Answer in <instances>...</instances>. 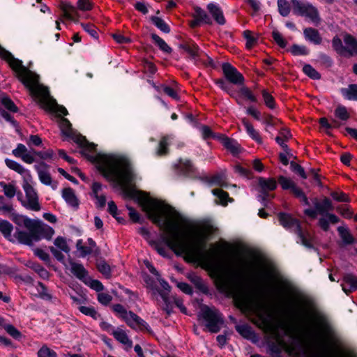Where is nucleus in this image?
<instances>
[{
    "instance_id": "nucleus-1",
    "label": "nucleus",
    "mask_w": 357,
    "mask_h": 357,
    "mask_svg": "<svg viewBox=\"0 0 357 357\" xmlns=\"http://www.w3.org/2000/svg\"><path fill=\"white\" fill-rule=\"evenodd\" d=\"M217 283L222 291L234 298L237 307L255 316L253 323L275 342L270 349L273 357H279L282 349L293 357H312V313L303 301L294 300L291 321H285L244 290L238 274L234 278L220 275Z\"/></svg>"
},
{
    "instance_id": "nucleus-2",
    "label": "nucleus",
    "mask_w": 357,
    "mask_h": 357,
    "mask_svg": "<svg viewBox=\"0 0 357 357\" xmlns=\"http://www.w3.org/2000/svg\"><path fill=\"white\" fill-rule=\"evenodd\" d=\"M135 197L148 218L163 231L160 234L162 241L177 256L188 262H199L208 267L217 265L218 257L215 250H206L202 235L188 238L180 231L183 219L177 211L144 192H137Z\"/></svg>"
},
{
    "instance_id": "nucleus-3",
    "label": "nucleus",
    "mask_w": 357,
    "mask_h": 357,
    "mask_svg": "<svg viewBox=\"0 0 357 357\" xmlns=\"http://www.w3.org/2000/svg\"><path fill=\"white\" fill-rule=\"evenodd\" d=\"M59 127L63 135L73 139L82 148L81 153L96 164L98 171L106 179L116 183L122 188H128L132 184L135 175L126 158L101 153L91 155L89 153L95 150L96 145L88 142L84 137L77 133L67 119H61Z\"/></svg>"
},
{
    "instance_id": "nucleus-4",
    "label": "nucleus",
    "mask_w": 357,
    "mask_h": 357,
    "mask_svg": "<svg viewBox=\"0 0 357 357\" xmlns=\"http://www.w3.org/2000/svg\"><path fill=\"white\" fill-rule=\"evenodd\" d=\"M341 336L330 317L314 304V357H357L342 351Z\"/></svg>"
},
{
    "instance_id": "nucleus-5",
    "label": "nucleus",
    "mask_w": 357,
    "mask_h": 357,
    "mask_svg": "<svg viewBox=\"0 0 357 357\" xmlns=\"http://www.w3.org/2000/svg\"><path fill=\"white\" fill-rule=\"evenodd\" d=\"M0 57L6 60L17 78L29 89L31 94L39 99L42 106L52 109L55 102L50 96L48 89L39 84V77L22 65V61L15 58L10 52L0 45Z\"/></svg>"
},
{
    "instance_id": "nucleus-6",
    "label": "nucleus",
    "mask_w": 357,
    "mask_h": 357,
    "mask_svg": "<svg viewBox=\"0 0 357 357\" xmlns=\"http://www.w3.org/2000/svg\"><path fill=\"white\" fill-rule=\"evenodd\" d=\"M24 226L28 231L17 229L14 238L20 243L31 245L41 238L50 239L54 235V229L39 220L21 217Z\"/></svg>"
},
{
    "instance_id": "nucleus-7",
    "label": "nucleus",
    "mask_w": 357,
    "mask_h": 357,
    "mask_svg": "<svg viewBox=\"0 0 357 357\" xmlns=\"http://www.w3.org/2000/svg\"><path fill=\"white\" fill-rule=\"evenodd\" d=\"M278 219L280 225L287 229L296 233L299 237L302 244L307 248H310V236L308 231H307L298 222V221L294 218L291 215L280 213L278 214Z\"/></svg>"
},
{
    "instance_id": "nucleus-8",
    "label": "nucleus",
    "mask_w": 357,
    "mask_h": 357,
    "mask_svg": "<svg viewBox=\"0 0 357 357\" xmlns=\"http://www.w3.org/2000/svg\"><path fill=\"white\" fill-rule=\"evenodd\" d=\"M277 186V181L273 178H257L256 189L259 193L258 199L264 206H267V202L274 197L270 192L275 190Z\"/></svg>"
},
{
    "instance_id": "nucleus-9",
    "label": "nucleus",
    "mask_w": 357,
    "mask_h": 357,
    "mask_svg": "<svg viewBox=\"0 0 357 357\" xmlns=\"http://www.w3.org/2000/svg\"><path fill=\"white\" fill-rule=\"evenodd\" d=\"M201 317L206 321L205 326L208 331L211 333L220 331L223 324V319L216 309L204 306L201 310Z\"/></svg>"
},
{
    "instance_id": "nucleus-10",
    "label": "nucleus",
    "mask_w": 357,
    "mask_h": 357,
    "mask_svg": "<svg viewBox=\"0 0 357 357\" xmlns=\"http://www.w3.org/2000/svg\"><path fill=\"white\" fill-rule=\"evenodd\" d=\"M343 40L344 45L340 38L335 37L333 39V47L335 50L342 55H357V39L350 34L345 33Z\"/></svg>"
},
{
    "instance_id": "nucleus-11",
    "label": "nucleus",
    "mask_w": 357,
    "mask_h": 357,
    "mask_svg": "<svg viewBox=\"0 0 357 357\" xmlns=\"http://www.w3.org/2000/svg\"><path fill=\"white\" fill-rule=\"evenodd\" d=\"M22 187L26 194V201L24 202L23 206L27 209L39 211L41 207L38 202V195L33 186L29 181H24Z\"/></svg>"
},
{
    "instance_id": "nucleus-12",
    "label": "nucleus",
    "mask_w": 357,
    "mask_h": 357,
    "mask_svg": "<svg viewBox=\"0 0 357 357\" xmlns=\"http://www.w3.org/2000/svg\"><path fill=\"white\" fill-rule=\"evenodd\" d=\"M278 181L283 190H290L294 196L300 199L303 205H310L307 197L302 190L296 185L293 180L284 176H280Z\"/></svg>"
},
{
    "instance_id": "nucleus-13",
    "label": "nucleus",
    "mask_w": 357,
    "mask_h": 357,
    "mask_svg": "<svg viewBox=\"0 0 357 357\" xmlns=\"http://www.w3.org/2000/svg\"><path fill=\"white\" fill-rule=\"evenodd\" d=\"M159 295L164 302L163 310H165L167 314H169L173 308V303L179 308L181 312L187 314V309L183 304V301L176 297L169 298L167 294L163 291H158Z\"/></svg>"
},
{
    "instance_id": "nucleus-14",
    "label": "nucleus",
    "mask_w": 357,
    "mask_h": 357,
    "mask_svg": "<svg viewBox=\"0 0 357 357\" xmlns=\"http://www.w3.org/2000/svg\"><path fill=\"white\" fill-rule=\"evenodd\" d=\"M222 71L226 79L234 84H243L244 77L238 70L229 63L222 64Z\"/></svg>"
},
{
    "instance_id": "nucleus-15",
    "label": "nucleus",
    "mask_w": 357,
    "mask_h": 357,
    "mask_svg": "<svg viewBox=\"0 0 357 357\" xmlns=\"http://www.w3.org/2000/svg\"><path fill=\"white\" fill-rule=\"evenodd\" d=\"M34 151L33 149L28 150L26 146L22 144H18L17 147L12 151V153L25 163L32 164L35 161Z\"/></svg>"
},
{
    "instance_id": "nucleus-16",
    "label": "nucleus",
    "mask_w": 357,
    "mask_h": 357,
    "mask_svg": "<svg viewBox=\"0 0 357 357\" xmlns=\"http://www.w3.org/2000/svg\"><path fill=\"white\" fill-rule=\"evenodd\" d=\"M34 168L42 183L46 185H51L53 189L56 188L57 185L56 183H52V179L48 169V166L45 163L40 162L38 165H34Z\"/></svg>"
},
{
    "instance_id": "nucleus-17",
    "label": "nucleus",
    "mask_w": 357,
    "mask_h": 357,
    "mask_svg": "<svg viewBox=\"0 0 357 357\" xmlns=\"http://www.w3.org/2000/svg\"><path fill=\"white\" fill-rule=\"evenodd\" d=\"M59 8L62 11L63 17L74 22L77 21L79 14L77 11V8L70 2L61 1Z\"/></svg>"
},
{
    "instance_id": "nucleus-18",
    "label": "nucleus",
    "mask_w": 357,
    "mask_h": 357,
    "mask_svg": "<svg viewBox=\"0 0 357 357\" xmlns=\"http://www.w3.org/2000/svg\"><path fill=\"white\" fill-rule=\"evenodd\" d=\"M6 166L18 174H21L24 177V181H31L32 176L29 170L24 168L21 164L17 162L15 160L6 158L5 160Z\"/></svg>"
},
{
    "instance_id": "nucleus-19",
    "label": "nucleus",
    "mask_w": 357,
    "mask_h": 357,
    "mask_svg": "<svg viewBox=\"0 0 357 357\" xmlns=\"http://www.w3.org/2000/svg\"><path fill=\"white\" fill-rule=\"evenodd\" d=\"M294 12L302 16L311 17L312 13V6L309 3L299 1L298 0H291Z\"/></svg>"
},
{
    "instance_id": "nucleus-20",
    "label": "nucleus",
    "mask_w": 357,
    "mask_h": 357,
    "mask_svg": "<svg viewBox=\"0 0 357 357\" xmlns=\"http://www.w3.org/2000/svg\"><path fill=\"white\" fill-rule=\"evenodd\" d=\"M341 285L342 290L348 295L357 289V278L352 274H347L344 275Z\"/></svg>"
},
{
    "instance_id": "nucleus-21",
    "label": "nucleus",
    "mask_w": 357,
    "mask_h": 357,
    "mask_svg": "<svg viewBox=\"0 0 357 357\" xmlns=\"http://www.w3.org/2000/svg\"><path fill=\"white\" fill-rule=\"evenodd\" d=\"M207 8L214 18L215 21L220 25L225 24L226 20L221 8L216 3H209Z\"/></svg>"
},
{
    "instance_id": "nucleus-22",
    "label": "nucleus",
    "mask_w": 357,
    "mask_h": 357,
    "mask_svg": "<svg viewBox=\"0 0 357 357\" xmlns=\"http://www.w3.org/2000/svg\"><path fill=\"white\" fill-rule=\"evenodd\" d=\"M132 328H139L145 323L139 317L131 311L128 312L123 319Z\"/></svg>"
},
{
    "instance_id": "nucleus-23",
    "label": "nucleus",
    "mask_w": 357,
    "mask_h": 357,
    "mask_svg": "<svg viewBox=\"0 0 357 357\" xmlns=\"http://www.w3.org/2000/svg\"><path fill=\"white\" fill-rule=\"evenodd\" d=\"M70 271L78 279L85 282L88 273L82 264L74 261H70Z\"/></svg>"
},
{
    "instance_id": "nucleus-24",
    "label": "nucleus",
    "mask_w": 357,
    "mask_h": 357,
    "mask_svg": "<svg viewBox=\"0 0 357 357\" xmlns=\"http://www.w3.org/2000/svg\"><path fill=\"white\" fill-rule=\"evenodd\" d=\"M321 215L319 220V225L324 231L328 229L330 224H335L339 221V218L332 213L321 214Z\"/></svg>"
},
{
    "instance_id": "nucleus-25",
    "label": "nucleus",
    "mask_w": 357,
    "mask_h": 357,
    "mask_svg": "<svg viewBox=\"0 0 357 357\" xmlns=\"http://www.w3.org/2000/svg\"><path fill=\"white\" fill-rule=\"evenodd\" d=\"M221 142L223 146L234 155L238 154L241 151V146L234 139L222 136L220 138Z\"/></svg>"
},
{
    "instance_id": "nucleus-26",
    "label": "nucleus",
    "mask_w": 357,
    "mask_h": 357,
    "mask_svg": "<svg viewBox=\"0 0 357 357\" xmlns=\"http://www.w3.org/2000/svg\"><path fill=\"white\" fill-rule=\"evenodd\" d=\"M183 49L189 55L195 64L198 63L200 56V50L195 44H187L183 45Z\"/></svg>"
},
{
    "instance_id": "nucleus-27",
    "label": "nucleus",
    "mask_w": 357,
    "mask_h": 357,
    "mask_svg": "<svg viewBox=\"0 0 357 357\" xmlns=\"http://www.w3.org/2000/svg\"><path fill=\"white\" fill-rule=\"evenodd\" d=\"M242 123L248 135L257 143L261 144L262 139L261 138L259 132L255 129L253 126L246 119H242Z\"/></svg>"
},
{
    "instance_id": "nucleus-28",
    "label": "nucleus",
    "mask_w": 357,
    "mask_h": 357,
    "mask_svg": "<svg viewBox=\"0 0 357 357\" xmlns=\"http://www.w3.org/2000/svg\"><path fill=\"white\" fill-rule=\"evenodd\" d=\"M112 334L114 338L121 344L127 346L129 348L132 347V342L129 339L126 333L123 330L120 328H117L116 330L113 329Z\"/></svg>"
},
{
    "instance_id": "nucleus-29",
    "label": "nucleus",
    "mask_w": 357,
    "mask_h": 357,
    "mask_svg": "<svg viewBox=\"0 0 357 357\" xmlns=\"http://www.w3.org/2000/svg\"><path fill=\"white\" fill-rule=\"evenodd\" d=\"M63 197L65 201L70 206L76 207L78 206V200L75 195L74 190L72 188H65L62 193Z\"/></svg>"
},
{
    "instance_id": "nucleus-30",
    "label": "nucleus",
    "mask_w": 357,
    "mask_h": 357,
    "mask_svg": "<svg viewBox=\"0 0 357 357\" xmlns=\"http://www.w3.org/2000/svg\"><path fill=\"white\" fill-rule=\"evenodd\" d=\"M178 169L179 171L185 175L192 174L195 171V167L189 160H180L178 164Z\"/></svg>"
},
{
    "instance_id": "nucleus-31",
    "label": "nucleus",
    "mask_w": 357,
    "mask_h": 357,
    "mask_svg": "<svg viewBox=\"0 0 357 357\" xmlns=\"http://www.w3.org/2000/svg\"><path fill=\"white\" fill-rule=\"evenodd\" d=\"M13 230V226L10 222L0 218V232L6 238L10 240Z\"/></svg>"
},
{
    "instance_id": "nucleus-32",
    "label": "nucleus",
    "mask_w": 357,
    "mask_h": 357,
    "mask_svg": "<svg viewBox=\"0 0 357 357\" xmlns=\"http://www.w3.org/2000/svg\"><path fill=\"white\" fill-rule=\"evenodd\" d=\"M151 38L154 43L165 53L170 54L172 49L166 42L155 33L151 34Z\"/></svg>"
},
{
    "instance_id": "nucleus-33",
    "label": "nucleus",
    "mask_w": 357,
    "mask_h": 357,
    "mask_svg": "<svg viewBox=\"0 0 357 357\" xmlns=\"http://www.w3.org/2000/svg\"><path fill=\"white\" fill-rule=\"evenodd\" d=\"M264 270L266 272L267 275L271 278L275 279L276 282L284 287H287V281L284 280L282 278H280L276 273L274 268L270 266L264 265L263 266Z\"/></svg>"
},
{
    "instance_id": "nucleus-34",
    "label": "nucleus",
    "mask_w": 357,
    "mask_h": 357,
    "mask_svg": "<svg viewBox=\"0 0 357 357\" xmlns=\"http://www.w3.org/2000/svg\"><path fill=\"white\" fill-rule=\"evenodd\" d=\"M212 192L218 198L219 204L222 206H227L229 202H233V199L229 197V194L221 189H214Z\"/></svg>"
},
{
    "instance_id": "nucleus-35",
    "label": "nucleus",
    "mask_w": 357,
    "mask_h": 357,
    "mask_svg": "<svg viewBox=\"0 0 357 357\" xmlns=\"http://www.w3.org/2000/svg\"><path fill=\"white\" fill-rule=\"evenodd\" d=\"M342 93L348 100H357V85H349L348 88L342 89Z\"/></svg>"
},
{
    "instance_id": "nucleus-36",
    "label": "nucleus",
    "mask_w": 357,
    "mask_h": 357,
    "mask_svg": "<svg viewBox=\"0 0 357 357\" xmlns=\"http://www.w3.org/2000/svg\"><path fill=\"white\" fill-rule=\"evenodd\" d=\"M261 96L265 105L270 109L276 108V103L273 96L266 89L261 91Z\"/></svg>"
},
{
    "instance_id": "nucleus-37",
    "label": "nucleus",
    "mask_w": 357,
    "mask_h": 357,
    "mask_svg": "<svg viewBox=\"0 0 357 357\" xmlns=\"http://www.w3.org/2000/svg\"><path fill=\"white\" fill-rule=\"evenodd\" d=\"M339 235L343 242L346 244H352L354 242V238L349 232V229L345 227H339L337 228Z\"/></svg>"
},
{
    "instance_id": "nucleus-38",
    "label": "nucleus",
    "mask_w": 357,
    "mask_h": 357,
    "mask_svg": "<svg viewBox=\"0 0 357 357\" xmlns=\"http://www.w3.org/2000/svg\"><path fill=\"white\" fill-rule=\"evenodd\" d=\"M209 183L211 185H215L220 187H227V177L224 172L217 174L213 176L210 180Z\"/></svg>"
},
{
    "instance_id": "nucleus-39",
    "label": "nucleus",
    "mask_w": 357,
    "mask_h": 357,
    "mask_svg": "<svg viewBox=\"0 0 357 357\" xmlns=\"http://www.w3.org/2000/svg\"><path fill=\"white\" fill-rule=\"evenodd\" d=\"M315 208L319 213L326 214L333 209V206L330 199L325 198L321 203L315 205Z\"/></svg>"
},
{
    "instance_id": "nucleus-40",
    "label": "nucleus",
    "mask_w": 357,
    "mask_h": 357,
    "mask_svg": "<svg viewBox=\"0 0 357 357\" xmlns=\"http://www.w3.org/2000/svg\"><path fill=\"white\" fill-rule=\"evenodd\" d=\"M289 52L294 56H305L310 54V50L303 45H293Z\"/></svg>"
},
{
    "instance_id": "nucleus-41",
    "label": "nucleus",
    "mask_w": 357,
    "mask_h": 357,
    "mask_svg": "<svg viewBox=\"0 0 357 357\" xmlns=\"http://www.w3.org/2000/svg\"><path fill=\"white\" fill-rule=\"evenodd\" d=\"M195 18L202 22H204L207 24H212V20L211 17L206 14V13L200 8H197L195 9Z\"/></svg>"
},
{
    "instance_id": "nucleus-42",
    "label": "nucleus",
    "mask_w": 357,
    "mask_h": 357,
    "mask_svg": "<svg viewBox=\"0 0 357 357\" xmlns=\"http://www.w3.org/2000/svg\"><path fill=\"white\" fill-rule=\"evenodd\" d=\"M319 169L314 168V187L324 188L326 186V178L324 175L319 173Z\"/></svg>"
},
{
    "instance_id": "nucleus-43",
    "label": "nucleus",
    "mask_w": 357,
    "mask_h": 357,
    "mask_svg": "<svg viewBox=\"0 0 357 357\" xmlns=\"http://www.w3.org/2000/svg\"><path fill=\"white\" fill-rule=\"evenodd\" d=\"M278 7L280 14L283 16H287L290 13V4L287 0H278Z\"/></svg>"
},
{
    "instance_id": "nucleus-44",
    "label": "nucleus",
    "mask_w": 357,
    "mask_h": 357,
    "mask_svg": "<svg viewBox=\"0 0 357 357\" xmlns=\"http://www.w3.org/2000/svg\"><path fill=\"white\" fill-rule=\"evenodd\" d=\"M151 21L162 32L169 33L170 31L169 26L161 18L154 16L151 17Z\"/></svg>"
},
{
    "instance_id": "nucleus-45",
    "label": "nucleus",
    "mask_w": 357,
    "mask_h": 357,
    "mask_svg": "<svg viewBox=\"0 0 357 357\" xmlns=\"http://www.w3.org/2000/svg\"><path fill=\"white\" fill-rule=\"evenodd\" d=\"M79 310L84 314L92 317L96 320L100 317L99 313L95 310L93 307L80 306Z\"/></svg>"
},
{
    "instance_id": "nucleus-46",
    "label": "nucleus",
    "mask_w": 357,
    "mask_h": 357,
    "mask_svg": "<svg viewBox=\"0 0 357 357\" xmlns=\"http://www.w3.org/2000/svg\"><path fill=\"white\" fill-rule=\"evenodd\" d=\"M239 93L241 94V96H242L245 99L250 100V102H257V98L256 96L252 93V91L249 88L246 86H242L239 89Z\"/></svg>"
},
{
    "instance_id": "nucleus-47",
    "label": "nucleus",
    "mask_w": 357,
    "mask_h": 357,
    "mask_svg": "<svg viewBox=\"0 0 357 357\" xmlns=\"http://www.w3.org/2000/svg\"><path fill=\"white\" fill-rule=\"evenodd\" d=\"M243 36L246 40L245 46L248 49H251L257 43V38L250 31L246 30L243 32Z\"/></svg>"
},
{
    "instance_id": "nucleus-48",
    "label": "nucleus",
    "mask_w": 357,
    "mask_h": 357,
    "mask_svg": "<svg viewBox=\"0 0 357 357\" xmlns=\"http://www.w3.org/2000/svg\"><path fill=\"white\" fill-rule=\"evenodd\" d=\"M77 250L79 252V256L82 257H86L92 252L93 250L91 247L84 246L82 245V240L79 239L76 243Z\"/></svg>"
},
{
    "instance_id": "nucleus-49",
    "label": "nucleus",
    "mask_w": 357,
    "mask_h": 357,
    "mask_svg": "<svg viewBox=\"0 0 357 357\" xmlns=\"http://www.w3.org/2000/svg\"><path fill=\"white\" fill-rule=\"evenodd\" d=\"M37 290L41 298L47 301L52 300V295L48 292L47 288L42 282H38Z\"/></svg>"
},
{
    "instance_id": "nucleus-50",
    "label": "nucleus",
    "mask_w": 357,
    "mask_h": 357,
    "mask_svg": "<svg viewBox=\"0 0 357 357\" xmlns=\"http://www.w3.org/2000/svg\"><path fill=\"white\" fill-rule=\"evenodd\" d=\"M0 185L3 188L5 195L8 198H13L15 195L16 189L13 185L1 183Z\"/></svg>"
},
{
    "instance_id": "nucleus-51",
    "label": "nucleus",
    "mask_w": 357,
    "mask_h": 357,
    "mask_svg": "<svg viewBox=\"0 0 357 357\" xmlns=\"http://www.w3.org/2000/svg\"><path fill=\"white\" fill-rule=\"evenodd\" d=\"M56 353L47 346H43L38 351V357H56Z\"/></svg>"
},
{
    "instance_id": "nucleus-52",
    "label": "nucleus",
    "mask_w": 357,
    "mask_h": 357,
    "mask_svg": "<svg viewBox=\"0 0 357 357\" xmlns=\"http://www.w3.org/2000/svg\"><path fill=\"white\" fill-rule=\"evenodd\" d=\"M54 245L66 253H68L70 252V248L68 247L66 239L63 237H57L54 240Z\"/></svg>"
},
{
    "instance_id": "nucleus-53",
    "label": "nucleus",
    "mask_w": 357,
    "mask_h": 357,
    "mask_svg": "<svg viewBox=\"0 0 357 357\" xmlns=\"http://www.w3.org/2000/svg\"><path fill=\"white\" fill-rule=\"evenodd\" d=\"M199 131L204 139L206 140L211 138H216L217 136L213 133L211 129L207 126H202L199 128Z\"/></svg>"
},
{
    "instance_id": "nucleus-54",
    "label": "nucleus",
    "mask_w": 357,
    "mask_h": 357,
    "mask_svg": "<svg viewBox=\"0 0 357 357\" xmlns=\"http://www.w3.org/2000/svg\"><path fill=\"white\" fill-rule=\"evenodd\" d=\"M290 168L293 172L298 174L301 178H307V176H306L304 169L298 164H297L294 162H291L290 163Z\"/></svg>"
},
{
    "instance_id": "nucleus-55",
    "label": "nucleus",
    "mask_w": 357,
    "mask_h": 357,
    "mask_svg": "<svg viewBox=\"0 0 357 357\" xmlns=\"http://www.w3.org/2000/svg\"><path fill=\"white\" fill-rule=\"evenodd\" d=\"M1 103L7 109L13 112H16L17 111V106L8 96H3L1 98Z\"/></svg>"
},
{
    "instance_id": "nucleus-56",
    "label": "nucleus",
    "mask_w": 357,
    "mask_h": 357,
    "mask_svg": "<svg viewBox=\"0 0 357 357\" xmlns=\"http://www.w3.org/2000/svg\"><path fill=\"white\" fill-rule=\"evenodd\" d=\"M98 271L104 275L107 278L111 275V269L109 266L105 261H100L98 264Z\"/></svg>"
},
{
    "instance_id": "nucleus-57",
    "label": "nucleus",
    "mask_w": 357,
    "mask_h": 357,
    "mask_svg": "<svg viewBox=\"0 0 357 357\" xmlns=\"http://www.w3.org/2000/svg\"><path fill=\"white\" fill-rule=\"evenodd\" d=\"M272 36L275 43L280 47H285L287 45V41L284 39L282 34L279 33L278 31H273L272 32Z\"/></svg>"
},
{
    "instance_id": "nucleus-58",
    "label": "nucleus",
    "mask_w": 357,
    "mask_h": 357,
    "mask_svg": "<svg viewBox=\"0 0 357 357\" xmlns=\"http://www.w3.org/2000/svg\"><path fill=\"white\" fill-rule=\"evenodd\" d=\"M168 137H164L161 139L158 149V155H162L167 153Z\"/></svg>"
},
{
    "instance_id": "nucleus-59",
    "label": "nucleus",
    "mask_w": 357,
    "mask_h": 357,
    "mask_svg": "<svg viewBox=\"0 0 357 357\" xmlns=\"http://www.w3.org/2000/svg\"><path fill=\"white\" fill-rule=\"evenodd\" d=\"M260 282H261L262 284L267 287L268 289V290H270L271 293L275 296H279L280 295V292L275 287H273V285H271V283L269 282H268L267 280H265L264 277H261L260 275V277L259 278Z\"/></svg>"
},
{
    "instance_id": "nucleus-60",
    "label": "nucleus",
    "mask_w": 357,
    "mask_h": 357,
    "mask_svg": "<svg viewBox=\"0 0 357 357\" xmlns=\"http://www.w3.org/2000/svg\"><path fill=\"white\" fill-rule=\"evenodd\" d=\"M335 116L341 120L346 121L349 119V115L344 107H338L335 111Z\"/></svg>"
},
{
    "instance_id": "nucleus-61",
    "label": "nucleus",
    "mask_w": 357,
    "mask_h": 357,
    "mask_svg": "<svg viewBox=\"0 0 357 357\" xmlns=\"http://www.w3.org/2000/svg\"><path fill=\"white\" fill-rule=\"evenodd\" d=\"M236 331L243 337L248 338L252 334L250 328L246 325H241L236 326Z\"/></svg>"
},
{
    "instance_id": "nucleus-62",
    "label": "nucleus",
    "mask_w": 357,
    "mask_h": 357,
    "mask_svg": "<svg viewBox=\"0 0 357 357\" xmlns=\"http://www.w3.org/2000/svg\"><path fill=\"white\" fill-rule=\"evenodd\" d=\"M77 5V8L83 11L90 10L92 8L91 0H78Z\"/></svg>"
},
{
    "instance_id": "nucleus-63",
    "label": "nucleus",
    "mask_w": 357,
    "mask_h": 357,
    "mask_svg": "<svg viewBox=\"0 0 357 357\" xmlns=\"http://www.w3.org/2000/svg\"><path fill=\"white\" fill-rule=\"evenodd\" d=\"M331 197L337 202H349V198L348 197V195L342 192H333L331 193Z\"/></svg>"
},
{
    "instance_id": "nucleus-64",
    "label": "nucleus",
    "mask_w": 357,
    "mask_h": 357,
    "mask_svg": "<svg viewBox=\"0 0 357 357\" xmlns=\"http://www.w3.org/2000/svg\"><path fill=\"white\" fill-rule=\"evenodd\" d=\"M6 331L14 338H19L21 336L20 332L11 324L4 326Z\"/></svg>"
}]
</instances>
